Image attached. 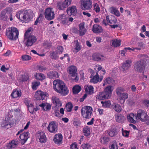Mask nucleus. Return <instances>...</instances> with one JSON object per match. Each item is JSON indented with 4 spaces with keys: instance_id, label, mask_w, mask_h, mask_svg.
<instances>
[{
    "instance_id": "41",
    "label": "nucleus",
    "mask_w": 149,
    "mask_h": 149,
    "mask_svg": "<svg viewBox=\"0 0 149 149\" xmlns=\"http://www.w3.org/2000/svg\"><path fill=\"white\" fill-rule=\"evenodd\" d=\"M101 103L102 106L105 108H109L111 105V102L109 100L106 101L104 102L101 101Z\"/></svg>"
},
{
    "instance_id": "1",
    "label": "nucleus",
    "mask_w": 149,
    "mask_h": 149,
    "mask_svg": "<svg viewBox=\"0 0 149 149\" xmlns=\"http://www.w3.org/2000/svg\"><path fill=\"white\" fill-rule=\"evenodd\" d=\"M53 87L57 92L65 96L68 93L69 90L64 82L60 80L56 79L53 82Z\"/></svg>"
},
{
    "instance_id": "11",
    "label": "nucleus",
    "mask_w": 149,
    "mask_h": 149,
    "mask_svg": "<svg viewBox=\"0 0 149 149\" xmlns=\"http://www.w3.org/2000/svg\"><path fill=\"white\" fill-rule=\"evenodd\" d=\"M47 130L50 132L55 133L57 132V125L54 121L50 122L47 127Z\"/></svg>"
},
{
    "instance_id": "50",
    "label": "nucleus",
    "mask_w": 149,
    "mask_h": 149,
    "mask_svg": "<svg viewBox=\"0 0 149 149\" xmlns=\"http://www.w3.org/2000/svg\"><path fill=\"white\" fill-rule=\"evenodd\" d=\"M109 140V138L107 136H104L101 138V142L103 143H106Z\"/></svg>"
},
{
    "instance_id": "31",
    "label": "nucleus",
    "mask_w": 149,
    "mask_h": 149,
    "mask_svg": "<svg viewBox=\"0 0 149 149\" xmlns=\"http://www.w3.org/2000/svg\"><path fill=\"white\" fill-rule=\"evenodd\" d=\"M43 110L47 111L50 110L51 108V105L48 103H42L39 105Z\"/></svg>"
},
{
    "instance_id": "16",
    "label": "nucleus",
    "mask_w": 149,
    "mask_h": 149,
    "mask_svg": "<svg viewBox=\"0 0 149 149\" xmlns=\"http://www.w3.org/2000/svg\"><path fill=\"white\" fill-rule=\"evenodd\" d=\"M29 132H24L22 134H20L19 136L20 141L22 144H24L27 141L29 137Z\"/></svg>"
},
{
    "instance_id": "40",
    "label": "nucleus",
    "mask_w": 149,
    "mask_h": 149,
    "mask_svg": "<svg viewBox=\"0 0 149 149\" xmlns=\"http://www.w3.org/2000/svg\"><path fill=\"white\" fill-rule=\"evenodd\" d=\"M81 87L78 85H75L72 88L73 92L74 94H77L79 93L81 90Z\"/></svg>"
},
{
    "instance_id": "26",
    "label": "nucleus",
    "mask_w": 149,
    "mask_h": 149,
    "mask_svg": "<svg viewBox=\"0 0 149 149\" xmlns=\"http://www.w3.org/2000/svg\"><path fill=\"white\" fill-rule=\"evenodd\" d=\"M116 121L118 123H121L123 122L125 118L122 115L118 113H116L114 116Z\"/></svg>"
},
{
    "instance_id": "38",
    "label": "nucleus",
    "mask_w": 149,
    "mask_h": 149,
    "mask_svg": "<svg viewBox=\"0 0 149 149\" xmlns=\"http://www.w3.org/2000/svg\"><path fill=\"white\" fill-rule=\"evenodd\" d=\"M121 40H120L114 39L111 42L112 45L114 47H117L120 45Z\"/></svg>"
},
{
    "instance_id": "29",
    "label": "nucleus",
    "mask_w": 149,
    "mask_h": 149,
    "mask_svg": "<svg viewBox=\"0 0 149 149\" xmlns=\"http://www.w3.org/2000/svg\"><path fill=\"white\" fill-rule=\"evenodd\" d=\"M112 107L113 109L117 113H120L122 110L121 106L117 103H113L112 105Z\"/></svg>"
},
{
    "instance_id": "33",
    "label": "nucleus",
    "mask_w": 149,
    "mask_h": 149,
    "mask_svg": "<svg viewBox=\"0 0 149 149\" xmlns=\"http://www.w3.org/2000/svg\"><path fill=\"white\" fill-rule=\"evenodd\" d=\"M110 10L111 13L114 14L117 17H119L120 15V14L118 10V9L116 7H111L110 8Z\"/></svg>"
},
{
    "instance_id": "59",
    "label": "nucleus",
    "mask_w": 149,
    "mask_h": 149,
    "mask_svg": "<svg viewBox=\"0 0 149 149\" xmlns=\"http://www.w3.org/2000/svg\"><path fill=\"white\" fill-rule=\"evenodd\" d=\"M122 135L123 136L128 137L129 134V132L128 131L124 130L123 128L122 129Z\"/></svg>"
},
{
    "instance_id": "37",
    "label": "nucleus",
    "mask_w": 149,
    "mask_h": 149,
    "mask_svg": "<svg viewBox=\"0 0 149 149\" xmlns=\"http://www.w3.org/2000/svg\"><path fill=\"white\" fill-rule=\"evenodd\" d=\"M47 76L50 78H56L58 77V73L56 72H50L47 74Z\"/></svg>"
},
{
    "instance_id": "5",
    "label": "nucleus",
    "mask_w": 149,
    "mask_h": 149,
    "mask_svg": "<svg viewBox=\"0 0 149 149\" xmlns=\"http://www.w3.org/2000/svg\"><path fill=\"white\" fill-rule=\"evenodd\" d=\"M148 116L146 112L141 110H139L137 113V114L135 116L136 119L139 120L142 122H146L147 120Z\"/></svg>"
},
{
    "instance_id": "3",
    "label": "nucleus",
    "mask_w": 149,
    "mask_h": 149,
    "mask_svg": "<svg viewBox=\"0 0 149 149\" xmlns=\"http://www.w3.org/2000/svg\"><path fill=\"white\" fill-rule=\"evenodd\" d=\"M30 31V29H28L26 32L24 38L26 41V45L27 46H31L36 41V37L34 36L31 34L29 33Z\"/></svg>"
},
{
    "instance_id": "47",
    "label": "nucleus",
    "mask_w": 149,
    "mask_h": 149,
    "mask_svg": "<svg viewBox=\"0 0 149 149\" xmlns=\"http://www.w3.org/2000/svg\"><path fill=\"white\" fill-rule=\"evenodd\" d=\"M66 109L68 112H71L73 108V105L72 103L69 102L66 105Z\"/></svg>"
},
{
    "instance_id": "60",
    "label": "nucleus",
    "mask_w": 149,
    "mask_h": 149,
    "mask_svg": "<svg viewBox=\"0 0 149 149\" xmlns=\"http://www.w3.org/2000/svg\"><path fill=\"white\" fill-rule=\"evenodd\" d=\"M110 19V18H109V16H107L106 20H104L103 21V23L105 25H106L107 24L109 23Z\"/></svg>"
},
{
    "instance_id": "18",
    "label": "nucleus",
    "mask_w": 149,
    "mask_h": 149,
    "mask_svg": "<svg viewBox=\"0 0 149 149\" xmlns=\"http://www.w3.org/2000/svg\"><path fill=\"white\" fill-rule=\"evenodd\" d=\"M62 135L60 134H57L54 137L53 141L56 144L59 145L62 144Z\"/></svg>"
},
{
    "instance_id": "10",
    "label": "nucleus",
    "mask_w": 149,
    "mask_h": 149,
    "mask_svg": "<svg viewBox=\"0 0 149 149\" xmlns=\"http://www.w3.org/2000/svg\"><path fill=\"white\" fill-rule=\"evenodd\" d=\"M44 15L46 19L49 20L53 19L55 17V14L52 8H47L45 10Z\"/></svg>"
},
{
    "instance_id": "32",
    "label": "nucleus",
    "mask_w": 149,
    "mask_h": 149,
    "mask_svg": "<svg viewBox=\"0 0 149 149\" xmlns=\"http://www.w3.org/2000/svg\"><path fill=\"white\" fill-rule=\"evenodd\" d=\"M18 141L16 140H12L7 146V147L8 149H11L15 148L18 144Z\"/></svg>"
},
{
    "instance_id": "36",
    "label": "nucleus",
    "mask_w": 149,
    "mask_h": 149,
    "mask_svg": "<svg viewBox=\"0 0 149 149\" xmlns=\"http://www.w3.org/2000/svg\"><path fill=\"white\" fill-rule=\"evenodd\" d=\"M34 77L36 79L40 80H42L45 78V77L43 74L37 72L34 74Z\"/></svg>"
},
{
    "instance_id": "23",
    "label": "nucleus",
    "mask_w": 149,
    "mask_h": 149,
    "mask_svg": "<svg viewBox=\"0 0 149 149\" xmlns=\"http://www.w3.org/2000/svg\"><path fill=\"white\" fill-rule=\"evenodd\" d=\"M96 98L97 99L102 100L104 99H107L110 98L106 94L105 92L104 91L103 92H100L97 95Z\"/></svg>"
},
{
    "instance_id": "9",
    "label": "nucleus",
    "mask_w": 149,
    "mask_h": 149,
    "mask_svg": "<svg viewBox=\"0 0 149 149\" xmlns=\"http://www.w3.org/2000/svg\"><path fill=\"white\" fill-rule=\"evenodd\" d=\"M68 70L70 74H71L72 77V79L74 82L77 81L78 80L79 78L77 76V69L76 67L74 66H70L69 67Z\"/></svg>"
},
{
    "instance_id": "4",
    "label": "nucleus",
    "mask_w": 149,
    "mask_h": 149,
    "mask_svg": "<svg viewBox=\"0 0 149 149\" xmlns=\"http://www.w3.org/2000/svg\"><path fill=\"white\" fill-rule=\"evenodd\" d=\"M92 112L93 109L91 107L85 106L82 108L81 113L84 118L88 119L91 117Z\"/></svg>"
},
{
    "instance_id": "58",
    "label": "nucleus",
    "mask_w": 149,
    "mask_h": 149,
    "mask_svg": "<svg viewBox=\"0 0 149 149\" xmlns=\"http://www.w3.org/2000/svg\"><path fill=\"white\" fill-rule=\"evenodd\" d=\"M31 58V57L28 55H25L22 56V59L23 61H28L30 60Z\"/></svg>"
},
{
    "instance_id": "54",
    "label": "nucleus",
    "mask_w": 149,
    "mask_h": 149,
    "mask_svg": "<svg viewBox=\"0 0 149 149\" xmlns=\"http://www.w3.org/2000/svg\"><path fill=\"white\" fill-rule=\"evenodd\" d=\"M116 91L118 97L121 94V93L123 91V90L122 88L118 87L116 89Z\"/></svg>"
},
{
    "instance_id": "48",
    "label": "nucleus",
    "mask_w": 149,
    "mask_h": 149,
    "mask_svg": "<svg viewBox=\"0 0 149 149\" xmlns=\"http://www.w3.org/2000/svg\"><path fill=\"white\" fill-rule=\"evenodd\" d=\"M63 47L60 46H58L56 47V52L57 54H61L63 52Z\"/></svg>"
},
{
    "instance_id": "27",
    "label": "nucleus",
    "mask_w": 149,
    "mask_h": 149,
    "mask_svg": "<svg viewBox=\"0 0 149 149\" xmlns=\"http://www.w3.org/2000/svg\"><path fill=\"white\" fill-rule=\"evenodd\" d=\"M128 97V94L127 93H121L118 97V99L120 103H123L125 100Z\"/></svg>"
},
{
    "instance_id": "62",
    "label": "nucleus",
    "mask_w": 149,
    "mask_h": 149,
    "mask_svg": "<svg viewBox=\"0 0 149 149\" xmlns=\"http://www.w3.org/2000/svg\"><path fill=\"white\" fill-rule=\"evenodd\" d=\"M116 19L115 17L113 16H111L110 17V19L109 23L111 24H113L115 23L116 22Z\"/></svg>"
},
{
    "instance_id": "14",
    "label": "nucleus",
    "mask_w": 149,
    "mask_h": 149,
    "mask_svg": "<svg viewBox=\"0 0 149 149\" xmlns=\"http://www.w3.org/2000/svg\"><path fill=\"white\" fill-rule=\"evenodd\" d=\"M92 58L93 60L97 61H104L107 59L106 57L104 56L96 53L93 54Z\"/></svg>"
},
{
    "instance_id": "49",
    "label": "nucleus",
    "mask_w": 149,
    "mask_h": 149,
    "mask_svg": "<svg viewBox=\"0 0 149 149\" xmlns=\"http://www.w3.org/2000/svg\"><path fill=\"white\" fill-rule=\"evenodd\" d=\"M67 17L64 14L60 15L59 16V19L63 23H65L67 21Z\"/></svg>"
},
{
    "instance_id": "53",
    "label": "nucleus",
    "mask_w": 149,
    "mask_h": 149,
    "mask_svg": "<svg viewBox=\"0 0 149 149\" xmlns=\"http://www.w3.org/2000/svg\"><path fill=\"white\" fill-rule=\"evenodd\" d=\"M28 107L29 112L31 113H33L34 111V109L33 105L31 104H28Z\"/></svg>"
},
{
    "instance_id": "43",
    "label": "nucleus",
    "mask_w": 149,
    "mask_h": 149,
    "mask_svg": "<svg viewBox=\"0 0 149 149\" xmlns=\"http://www.w3.org/2000/svg\"><path fill=\"white\" fill-rule=\"evenodd\" d=\"M42 91H37L35 94V97L37 100H42Z\"/></svg>"
},
{
    "instance_id": "24",
    "label": "nucleus",
    "mask_w": 149,
    "mask_h": 149,
    "mask_svg": "<svg viewBox=\"0 0 149 149\" xmlns=\"http://www.w3.org/2000/svg\"><path fill=\"white\" fill-rule=\"evenodd\" d=\"M85 91L87 94L92 95L94 93V88L91 85H86L84 87Z\"/></svg>"
},
{
    "instance_id": "21",
    "label": "nucleus",
    "mask_w": 149,
    "mask_h": 149,
    "mask_svg": "<svg viewBox=\"0 0 149 149\" xmlns=\"http://www.w3.org/2000/svg\"><path fill=\"white\" fill-rule=\"evenodd\" d=\"M136 116L133 113H131L127 115V118L129 122L135 124L137 123V121L136 120V118H135Z\"/></svg>"
},
{
    "instance_id": "35",
    "label": "nucleus",
    "mask_w": 149,
    "mask_h": 149,
    "mask_svg": "<svg viewBox=\"0 0 149 149\" xmlns=\"http://www.w3.org/2000/svg\"><path fill=\"white\" fill-rule=\"evenodd\" d=\"M97 68L98 71L97 72L98 74L104 76L106 72L104 69H103L101 66L100 65H98L96 66Z\"/></svg>"
},
{
    "instance_id": "13",
    "label": "nucleus",
    "mask_w": 149,
    "mask_h": 149,
    "mask_svg": "<svg viewBox=\"0 0 149 149\" xmlns=\"http://www.w3.org/2000/svg\"><path fill=\"white\" fill-rule=\"evenodd\" d=\"M37 140H39L41 143H45L46 141V137L45 133L41 131L38 132L36 134Z\"/></svg>"
},
{
    "instance_id": "46",
    "label": "nucleus",
    "mask_w": 149,
    "mask_h": 149,
    "mask_svg": "<svg viewBox=\"0 0 149 149\" xmlns=\"http://www.w3.org/2000/svg\"><path fill=\"white\" fill-rule=\"evenodd\" d=\"M40 82L39 81L33 82L32 83V88L33 90H36L40 85Z\"/></svg>"
},
{
    "instance_id": "6",
    "label": "nucleus",
    "mask_w": 149,
    "mask_h": 149,
    "mask_svg": "<svg viewBox=\"0 0 149 149\" xmlns=\"http://www.w3.org/2000/svg\"><path fill=\"white\" fill-rule=\"evenodd\" d=\"M81 9L84 10H89L92 7V2L91 0H80Z\"/></svg>"
},
{
    "instance_id": "34",
    "label": "nucleus",
    "mask_w": 149,
    "mask_h": 149,
    "mask_svg": "<svg viewBox=\"0 0 149 149\" xmlns=\"http://www.w3.org/2000/svg\"><path fill=\"white\" fill-rule=\"evenodd\" d=\"M21 95L20 90H15L14 91L11 93V96L13 98H16L20 97Z\"/></svg>"
},
{
    "instance_id": "55",
    "label": "nucleus",
    "mask_w": 149,
    "mask_h": 149,
    "mask_svg": "<svg viewBox=\"0 0 149 149\" xmlns=\"http://www.w3.org/2000/svg\"><path fill=\"white\" fill-rule=\"evenodd\" d=\"M57 54H56V52H50V55L52 59H56L58 57L57 55Z\"/></svg>"
},
{
    "instance_id": "2",
    "label": "nucleus",
    "mask_w": 149,
    "mask_h": 149,
    "mask_svg": "<svg viewBox=\"0 0 149 149\" xmlns=\"http://www.w3.org/2000/svg\"><path fill=\"white\" fill-rule=\"evenodd\" d=\"M19 32L17 29L12 27L6 29V36L7 38L11 40H15L17 39L18 37Z\"/></svg>"
},
{
    "instance_id": "56",
    "label": "nucleus",
    "mask_w": 149,
    "mask_h": 149,
    "mask_svg": "<svg viewBox=\"0 0 149 149\" xmlns=\"http://www.w3.org/2000/svg\"><path fill=\"white\" fill-rule=\"evenodd\" d=\"M73 123L74 126H78L80 124V122L79 119L75 118L74 119Z\"/></svg>"
},
{
    "instance_id": "45",
    "label": "nucleus",
    "mask_w": 149,
    "mask_h": 149,
    "mask_svg": "<svg viewBox=\"0 0 149 149\" xmlns=\"http://www.w3.org/2000/svg\"><path fill=\"white\" fill-rule=\"evenodd\" d=\"M93 10L97 13L99 12L100 10L99 5L97 3H95L93 4Z\"/></svg>"
},
{
    "instance_id": "20",
    "label": "nucleus",
    "mask_w": 149,
    "mask_h": 149,
    "mask_svg": "<svg viewBox=\"0 0 149 149\" xmlns=\"http://www.w3.org/2000/svg\"><path fill=\"white\" fill-rule=\"evenodd\" d=\"M11 11L12 9L10 8H6L5 10H3L0 15V19L4 21L7 20L8 18L7 15H5L6 12H8Z\"/></svg>"
},
{
    "instance_id": "28",
    "label": "nucleus",
    "mask_w": 149,
    "mask_h": 149,
    "mask_svg": "<svg viewBox=\"0 0 149 149\" xmlns=\"http://www.w3.org/2000/svg\"><path fill=\"white\" fill-rule=\"evenodd\" d=\"M92 31L94 33H100L102 32L103 30L101 26L95 24L93 26Z\"/></svg>"
},
{
    "instance_id": "25",
    "label": "nucleus",
    "mask_w": 149,
    "mask_h": 149,
    "mask_svg": "<svg viewBox=\"0 0 149 149\" xmlns=\"http://www.w3.org/2000/svg\"><path fill=\"white\" fill-rule=\"evenodd\" d=\"M77 11L76 7L73 6L68 8L67 13L70 15H74L76 14Z\"/></svg>"
},
{
    "instance_id": "64",
    "label": "nucleus",
    "mask_w": 149,
    "mask_h": 149,
    "mask_svg": "<svg viewBox=\"0 0 149 149\" xmlns=\"http://www.w3.org/2000/svg\"><path fill=\"white\" fill-rule=\"evenodd\" d=\"M81 146L84 149H88L91 147V146L89 144L86 143L82 144Z\"/></svg>"
},
{
    "instance_id": "8",
    "label": "nucleus",
    "mask_w": 149,
    "mask_h": 149,
    "mask_svg": "<svg viewBox=\"0 0 149 149\" xmlns=\"http://www.w3.org/2000/svg\"><path fill=\"white\" fill-rule=\"evenodd\" d=\"M27 12L24 10H21L16 14V17L24 22H26Z\"/></svg>"
},
{
    "instance_id": "15",
    "label": "nucleus",
    "mask_w": 149,
    "mask_h": 149,
    "mask_svg": "<svg viewBox=\"0 0 149 149\" xmlns=\"http://www.w3.org/2000/svg\"><path fill=\"white\" fill-rule=\"evenodd\" d=\"M103 77L104 76L96 73V74L91 79L90 81L93 84H96L98 82L101 81L103 79Z\"/></svg>"
},
{
    "instance_id": "44",
    "label": "nucleus",
    "mask_w": 149,
    "mask_h": 149,
    "mask_svg": "<svg viewBox=\"0 0 149 149\" xmlns=\"http://www.w3.org/2000/svg\"><path fill=\"white\" fill-rule=\"evenodd\" d=\"M117 132L116 130L115 129H111L108 131L109 135L111 137L113 136L116 135Z\"/></svg>"
},
{
    "instance_id": "12",
    "label": "nucleus",
    "mask_w": 149,
    "mask_h": 149,
    "mask_svg": "<svg viewBox=\"0 0 149 149\" xmlns=\"http://www.w3.org/2000/svg\"><path fill=\"white\" fill-rule=\"evenodd\" d=\"M131 63L132 61H131L129 60L126 61L121 67V70L124 73H126L131 65Z\"/></svg>"
},
{
    "instance_id": "52",
    "label": "nucleus",
    "mask_w": 149,
    "mask_h": 149,
    "mask_svg": "<svg viewBox=\"0 0 149 149\" xmlns=\"http://www.w3.org/2000/svg\"><path fill=\"white\" fill-rule=\"evenodd\" d=\"M9 125V122L8 120H3L1 123V126L3 127H6L7 126Z\"/></svg>"
},
{
    "instance_id": "63",
    "label": "nucleus",
    "mask_w": 149,
    "mask_h": 149,
    "mask_svg": "<svg viewBox=\"0 0 149 149\" xmlns=\"http://www.w3.org/2000/svg\"><path fill=\"white\" fill-rule=\"evenodd\" d=\"M41 93V96L42 97V100L47 98L49 95L46 92H44L42 91Z\"/></svg>"
},
{
    "instance_id": "17",
    "label": "nucleus",
    "mask_w": 149,
    "mask_h": 149,
    "mask_svg": "<svg viewBox=\"0 0 149 149\" xmlns=\"http://www.w3.org/2000/svg\"><path fill=\"white\" fill-rule=\"evenodd\" d=\"M79 35L80 36H84L86 33L87 30L85 28L84 23H81L79 24Z\"/></svg>"
},
{
    "instance_id": "19",
    "label": "nucleus",
    "mask_w": 149,
    "mask_h": 149,
    "mask_svg": "<svg viewBox=\"0 0 149 149\" xmlns=\"http://www.w3.org/2000/svg\"><path fill=\"white\" fill-rule=\"evenodd\" d=\"M52 103L57 108H58L61 106L62 103L58 97L55 96H53L52 98Z\"/></svg>"
},
{
    "instance_id": "57",
    "label": "nucleus",
    "mask_w": 149,
    "mask_h": 149,
    "mask_svg": "<svg viewBox=\"0 0 149 149\" xmlns=\"http://www.w3.org/2000/svg\"><path fill=\"white\" fill-rule=\"evenodd\" d=\"M110 149H118L117 143L116 142H113L110 147Z\"/></svg>"
},
{
    "instance_id": "7",
    "label": "nucleus",
    "mask_w": 149,
    "mask_h": 149,
    "mask_svg": "<svg viewBox=\"0 0 149 149\" xmlns=\"http://www.w3.org/2000/svg\"><path fill=\"white\" fill-rule=\"evenodd\" d=\"M145 61H138L135 63L133 65L134 70L138 72H141L144 69Z\"/></svg>"
},
{
    "instance_id": "61",
    "label": "nucleus",
    "mask_w": 149,
    "mask_h": 149,
    "mask_svg": "<svg viewBox=\"0 0 149 149\" xmlns=\"http://www.w3.org/2000/svg\"><path fill=\"white\" fill-rule=\"evenodd\" d=\"M125 49L126 50V51L127 50H129V51H133L135 50V49H137L138 50H140L141 48H134V47H125Z\"/></svg>"
},
{
    "instance_id": "51",
    "label": "nucleus",
    "mask_w": 149,
    "mask_h": 149,
    "mask_svg": "<svg viewBox=\"0 0 149 149\" xmlns=\"http://www.w3.org/2000/svg\"><path fill=\"white\" fill-rule=\"evenodd\" d=\"M75 45V49L77 51V52H78L81 49V47L79 44V43L78 42V40H76L74 42Z\"/></svg>"
},
{
    "instance_id": "30",
    "label": "nucleus",
    "mask_w": 149,
    "mask_h": 149,
    "mask_svg": "<svg viewBox=\"0 0 149 149\" xmlns=\"http://www.w3.org/2000/svg\"><path fill=\"white\" fill-rule=\"evenodd\" d=\"M114 83L113 79L111 77H107L105 78L104 80L103 85L105 86L108 84H112Z\"/></svg>"
},
{
    "instance_id": "22",
    "label": "nucleus",
    "mask_w": 149,
    "mask_h": 149,
    "mask_svg": "<svg viewBox=\"0 0 149 149\" xmlns=\"http://www.w3.org/2000/svg\"><path fill=\"white\" fill-rule=\"evenodd\" d=\"M114 88V87L113 86L109 85L106 87L104 89V91L109 98L112 95Z\"/></svg>"
},
{
    "instance_id": "42",
    "label": "nucleus",
    "mask_w": 149,
    "mask_h": 149,
    "mask_svg": "<svg viewBox=\"0 0 149 149\" xmlns=\"http://www.w3.org/2000/svg\"><path fill=\"white\" fill-rule=\"evenodd\" d=\"M57 8L60 10H63L67 8L63 2L60 1L58 2L57 5Z\"/></svg>"
},
{
    "instance_id": "39",
    "label": "nucleus",
    "mask_w": 149,
    "mask_h": 149,
    "mask_svg": "<svg viewBox=\"0 0 149 149\" xmlns=\"http://www.w3.org/2000/svg\"><path fill=\"white\" fill-rule=\"evenodd\" d=\"M90 129L88 126H85L83 128V133L85 136H88L90 134Z\"/></svg>"
}]
</instances>
